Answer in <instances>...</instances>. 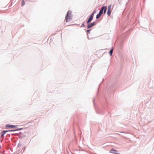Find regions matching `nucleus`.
<instances>
[{
  "instance_id": "obj_1",
  "label": "nucleus",
  "mask_w": 154,
  "mask_h": 154,
  "mask_svg": "<svg viewBox=\"0 0 154 154\" xmlns=\"http://www.w3.org/2000/svg\"><path fill=\"white\" fill-rule=\"evenodd\" d=\"M107 10V8L106 6L103 5L100 8V9L96 16V19H98L103 14H105Z\"/></svg>"
},
{
  "instance_id": "obj_2",
  "label": "nucleus",
  "mask_w": 154,
  "mask_h": 154,
  "mask_svg": "<svg viewBox=\"0 0 154 154\" xmlns=\"http://www.w3.org/2000/svg\"><path fill=\"white\" fill-rule=\"evenodd\" d=\"M94 105L96 110L97 113L104 115L105 114L104 111L105 110V108L103 106H102V108H99L96 106V104L95 102V98L94 99Z\"/></svg>"
},
{
  "instance_id": "obj_3",
  "label": "nucleus",
  "mask_w": 154,
  "mask_h": 154,
  "mask_svg": "<svg viewBox=\"0 0 154 154\" xmlns=\"http://www.w3.org/2000/svg\"><path fill=\"white\" fill-rule=\"evenodd\" d=\"M72 13V11L71 10H69L66 13L65 19L66 22H70L72 19V17L71 16Z\"/></svg>"
},
{
  "instance_id": "obj_4",
  "label": "nucleus",
  "mask_w": 154,
  "mask_h": 154,
  "mask_svg": "<svg viewBox=\"0 0 154 154\" xmlns=\"http://www.w3.org/2000/svg\"><path fill=\"white\" fill-rule=\"evenodd\" d=\"M15 135H17L19 139H22L26 137V135L23 131L19 132V133L16 134Z\"/></svg>"
},
{
  "instance_id": "obj_5",
  "label": "nucleus",
  "mask_w": 154,
  "mask_h": 154,
  "mask_svg": "<svg viewBox=\"0 0 154 154\" xmlns=\"http://www.w3.org/2000/svg\"><path fill=\"white\" fill-rule=\"evenodd\" d=\"M97 20H96V21L93 22H90V23H89L87 24V29H90L91 28H92L97 23L96 22V21H97Z\"/></svg>"
},
{
  "instance_id": "obj_6",
  "label": "nucleus",
  "mask_w": 154,
  "mask_h": 154,
  "mask_svg": "<svg viewBox=\"0 0 154 154\" xmlns=\"http://www.w3.org/2000/svg\"><path fill=\"white\" fill-rule=\"evenodd\" d=\"M17 125H10L9 124H7L5 125V128L8 129L11 128H17Z\"/></svg>"
},
{
  "instance_id": "obj_7",
  "label": "nucleus",
  "mask_w": 154,
  "mask_h": 154,
  "mask_svg": "<svg viewBox=\"0 0 154 154\" xmlns=\"http://www.w3.org/2000/svg\"><path fill=\"white\" fill-rule=\"evenodd\" d=\"M22 131L24 132V134H26L29 133L30 132V129L29 127L23 128Z\"/></svg>"
},
{
  "instance_id": "obj_8",
  "label": "nucleus",
  "mask_w": 154,
  "mask_h": 154,
  "mask_svg": "<svg viewBox=\"0 0 154 154\" xmlns=\"http://www.w3.org/2000/svg\"><path fill=\"white\" fill-rule=\"evenodd\" d=\"M118 151L114 148H112L109 151V152L114 154H121L120 153L118 152Z\"/></svg>"
},
{
  "instance_id": "obj_9",
  "label": "nucleus",
  "mask_w": 154,
  "mask_h": 154,
  "mask_svg": "<svg viewBox=\"0 0 154 154\" xmlns=\"http://www.w3.org/2000/svg\"><path fill=\"white\" fill-rule=\"evenodd\" d=\"M93 17L91 16L90 15H89V18L88 19L87 21H86V23L87 24L89 23H90V22H91V21L93 20Z\"/></svg>"
},
{
  "instance_id": "obj_10",
  "label": "nucleus",
  "mask_w": 154,
  "mask_h": 154,
  "mask_svg": "<svg viewBox=\"0 0 154 154\" xmlns=\"http://www.w3.org/2000/svg\"><path fill=\"white\" fill-rule=\"evenodd\" d=\"M113 51V48L112 47L110 49V51L109 52V54H110L111 56H112Z\"/></svg>"
},
{
  "instance_id": "obj_11",
  "label": "nucleus",
  "mask_w": 154,
  "mask_h": 154,
  "mask_svg": "<svg viewBox=\"0 0 154 154\" xmlns=\"http://www.w3.org/2000/svg\"><path fill=\"white\" fill-rule=\"evenodd\" d=\"M111 10H107V15L109 16L111 14Z\"/></svg>"
},
{
  "instance_id": "obj_12",
  "label": "nucleus",
  "mask_w": 154,
  "mask_h": 154,
  "mask_svg": "<svg viewBox=\"0 0 154 154\" xmlns=\"http://www.w3.org/2000/svg\"><path fill=\"white\" fill-rule=\"evenodd\" d=\"M97 12V11L96 10H94L93 12L90 15L91 16L94 17V15Z\"/></svg>"
},
{
  "instance_id": "obj_13",
  "label": "nucleus",
  "mask_w": 154,
  "mask_h": 154,
  "mask_svg": "<svg viewBox=\"0 0 154 154\" xmlns=\"http://www.w3.org/2000/svg\"><path fill=\"white\" fill-rule=\"evenodd\" d=\"M7 132H8V131H7V130H3L1 133L4 135Z\"/></svg>"
},
{
  "instance_id": "obj_14",
  "label": "nucleus",
  "mask_w": 154,
  "mask_h": 154,
  "mask_svg": "<svg viewBox=\"0 0 154 154\" xmlns=\"http://www.w3.org/2000/svg\"><path fill=\"white\" fill-rule=\"evenodd\" d=\"M25 4V2L24 0H22V2H21V6H23Z\"/></svg>"
},
{
  "instance_id": "obj_15",
  "label": "nucleus",
  "mask_w": 154,
  "mask_h": 154,
  "mask_svg": "<svg viewBox=\"0 0 154 154\" xmlns=\"http://www.w3.org/2000/svg\"><path fill=\"white\" fill-rule=\"evenodd\" d=\"M89 29L87 30L86 31V32H87V34H90V31H91L92 30V29Z\"/></svg>"
},
{
  "instance_id": "obj_16",
  "label": "nucleus",
  "mask_w": 154,
  "mask_h": 154,
  "mask_svg": "<svg viewBox=\"0 0 154 154\" xmlns=\"http://www.w3.org/2000/svg\"><path fill=\"white\" fill-rule=\"evenodd\" d=\"M17 128L16 129H15L16 131H20L21 130H22V131H23V128Z\"/></svg>"
},
{
  "instance_id": "obj_17",
  "label": "nucleus",
  "mask_w": 154,
  "mask_h": 154,
  "mask_svg": "<svg viewBox=\"0 0 154 154\" xmlns=\"http://www.w3.org/2000/svg\"><path fill=\"white\" fill-rule=\"evenodd\" d=\"M26 146H25L24 147H23V148H22V150H21V153H23L24 152V151L25 149H26Z\"/></svg>"
},
{
  "instance_id": "obj_18",
  "label": "nucleus",
  "mask_w": 154,
  "mask_h": 154,
  "mask_svg": "<svg viewBox=\"0 0 154 154\" xmlns=\"http://www.w3.org/2000/svg\"><path fill=\"white\" fill-rule=\"evenodd\" d=\"M22 146V144L20 143H19L17 145V148H20Z\"/></svg>"
},
{
  "instance_id": "obj_19",
  "label": "nucleus",
  "mask_w": 154,
  "mask_h": 154,
  "mask_svg": "<svg viewBox=\"0 0 154 154\" xmlns=\"http://www.w3.org/2000/svg\"><path fill=\"white\" fill-rule=\"evenodd\" d=\"M7 131H8V132L15 131L16 130H15V129H12V130H7Z\"/></svg>"
},
{
  "instance_id": "obj_20",
  "label": "nucleus",
  "mask_w": 154,
  "mask_h": 154,
  "mask_svg": "<svg viewBox=\"0 0 154 154\" xmlns=\"http://www.w3.org/2000/svg\"><path fill=\"white\" fill-rule=\"evenodd\" d=\"M112 7V5H109L108 7V10H111V8Z\"/></svg>"
},
{
  "instance_id": "obj_21",
  "label": "nucleus",
  "mask_w": 154,
  "mask_h": 154,
  "mask_svg": "<svg viewBox=\"0 0 154 154\" xmlns=\"http://www.w3.org/2000/svg\"><path fill=\"white\" fill-rule=\"evenodd\" d=\"M85 23H84V22L83 23H82L81 27H85Z\"/></svg>"
},
{
  "instance_id": "obj_22",
  "label": "nucleus",
  "mask_w": 154,
  "mask_h": 154,
  "mask_svg": "<svg viewBox=\"0 0 154 154\" xmlns=\"http://www.w3.org/2000/svg\"><path fill=\"white\" fill-rule=\"evenodd\" d=\"M123 46V43L122 42L121 43L120 45V47L121 48Z\"/></svg>"
},
{
  "instance_id": "obj_23",
  "label": "nucleus",
  "mask_w": 154,
  "mask_h": 154,
  "mask_svg": "<svg viewBox=\"0 0 154 154\" xmlns=\"http://www.w3.org/2000/svg\"><path fill=\"white\" fill-rule=\"evenodd\" d=\"M4 136V135H3L1 133L0 137L2 138V137H3Z\"/></svg>"
},
{
  "instance_id": "obj_24",
  "label": "nucleus",
  "mask_w": 154,
  "mask_h": 154,
  "mask_svg": "<svg viewBox=\"0 0 154 154\" xmlns=\"http://www.w3.org/2000/svg\"><path fill=\"white\" fill-rule=\"evenodd\" d=\"M7 136L10 137V134H8L7 135Z\"/></svg>"
},
{
  "instance_id": "obj_25",
  "label": "nucleus",
  "mask_w": 154,
  "mask_h": 154,
  "mask_svg": "<svg viewBox=\"0 0 154 154\" xmlns=\"http://www.w3.org/2000/svg\"><path fill=\"white\" fill-rule=\"evenodd\" d=\"M87 36H88V40H90V38H89V37H88V34H87Z\"/></svg>"
},
{
  "instance_id": "obj_26",
  "label": "nucleus",
  "mask_w": 154,
  "mask_h": 154,
  "mask_svg": "<svg viewBox=\"0 0 154 154\" xmlns=\"http://www.w3.org/2000/svg\"><path fill=\"white\" fill-rule=\"evenodd\" d=\"M110 88L109 87H108V90H110Z\"/></svg>"
},
{
  "instance_id": "obj_27",
  "label": "nucleus",
  "mask_w": 154,
  "mask_h": 154,
  "mask_svg": "<svg viewBox=\"0 0 154 154\" xmlns=\"http://www.w3.org/2000/svg\"><path fill=\"white\" fill-rule=\"evenodd\" d=\"M100 84L99 85V87H98V90H99V88L100 87Z\"/></svg>"
},
{
  "instance_id": "obj_28",
  "label": "nucleus",
  "mask_w": 154,
  "mask_h": 154,
  "mask_svg": "<svg viewBox=\"0 0 154 154\" xmlns=\"http://www.w3.org/2000/svg\"><path fill=\"white\" fill-rule=\"evenodd\" d=\"M82 151H85V150H82Z\"/></svg>"
}]
</instances>
